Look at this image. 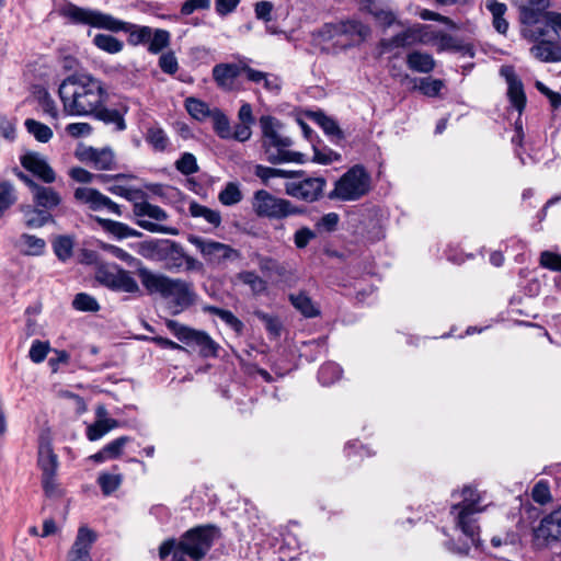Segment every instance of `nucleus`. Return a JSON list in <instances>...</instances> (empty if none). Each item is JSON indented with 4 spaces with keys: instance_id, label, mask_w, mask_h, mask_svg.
I'll use <instances>...</instances> for the list:
<instances>
[{
    "instance_id": "f257e3e1",
    "label": "nucleus",
    "mask_w": 561,
    "mask_h": 561,
    "mask_svg": "<svg viewBox=\"0 0 561 561\" xmlns=\"http://www.w3.org/2000/svg\"><path fill=\"white\" fill-rule=\"evenodd\" d=\"M65 113L72 116L94 115L105 122L102 82L90 75H72L59 85Z\"/></svg>"
},
{
    "instance_id": "f03ea898",
    "label": "nucleus",
    "mask_w": 561,
    "mask_h": 561,
    "mask_svg": "<svg viewBox=\"0 0 561 561\" xmlns=\"http://www.w3.org/2000/svg\"><path fill=\"white\" fill-rule=\"evenodd\" d=\"M519 20L523 37L534 43L530 54L543 62L561 61V43L554 39L550 30L540 25V13L533 3L519 8Z\"/></svg>"
},
{
    "instance_id": "7ed1b4c3",
    "label": "nucleus",
    "mask_w": 561,
    "mask_h": 561,
    "mask_svg": "<svg viewBox=\"0 0 561 561\" xmlns=\"http://www.w3.org/2000/svg\"><path fill=\"white\" fill-rule=\"evenodd\" d=\"M138 276L148 294H158L172 302V306L175 308L173 313H179L194 304L195 291L193 284L190 282L181 278H171L146 267L138 270Z\"/></svg>"
},
{
    "instance_id": "20e7f679",
    "label": "nucleus",
    "mask_w": 561,
    "mask_h": 561,
    "mask_svg": "<svg viewBox=\"0 0 561 561\" xmlns=\"http://www.w3.org/2000/svg\"><path fill=\"white\" fill-rule=\"evenodd\" d=\"M262 128V147L265 159L272 164L294 162L302 164L306 162V156L299 151L290 150L293 139L283 130V124L273 116H262L260 118Z\"/></svg>"
},
{
    "instance_id": "39448f33",
    "label": "nucleus",
    "mask_w": 561,
    "mask_h": 561,
    "mask_svg": "<svg viewBox=\"0 0 561 561\" xmlns=\"http://www.w3.org/2000/svg\"><path fill=\"white\" fill-rule=\"evenodd\" d=\"M219 537V529L213 525L197 526L187 530L179 541L165 540L159 548V557L164 560L175 551L190 561H199L209 551L215 540Z\"/></svg>"
},
{
    "instance_id": "423d86ee",
    "label": "nucleus",
    "mask_w": 561,
    "mask_h": 561,
    "mask_svg": "<svg viewBox=\"0 0 561 561\" xmlns=\"http://www.w3.org/2000/svg\"><path fill=\"white\" fill-rule=\"evenodd\" d=\"M451 496L461 497L460 502L453 505L450 512L456 527L470 540L471 545L480 547L477 515L488 507V504L483 503V495L477 489L465 486L461 492L454 491Z\"/></svg>"
},
{
    "instance_id": "0eeeda50",
    "label": "nucleus",
    "mask_w": 561,
    "mask_h": 561,
    "mask_svg": "<svg viewBox=\"0 0 561 561\" xmlns=\"http://www.w3.org/2000/svg\"><path fill=\"white\" fill-rule=\"evenodd\" d=\"M370 27L356 19L327 23L319 31L323 41H333L342 48L359 45L370 36Z\"/></svg>"
},
{
    "instance_id": "6e6552de",
    "label": "nucleus",
    "mask_w": 561,
    "mask_h": 561,
    "mask_svg": "<svg viewBox=\"0 0 561 561\" xmlns=\"http://www.w3.org/2000/svg\"><path fill=\"white\" fill-rule=\"evenodd\" d=\"M370 175L363 165L356 164L348 169L334 184L329 193L330 199L352 202L362 198L369 192Z\"/></svg>"
},
{
    "instance_id": "1a4fd4ad",
    "label": "nucleus",
    "mask_w": 561,
    "mask_h": 561,
    "mask_svg": "<svg viewBox=\"0 0 561 561\" xmlns=\"http://www.w3.org/2000/svg\"><path fill=\"white\" fill-rule=\"evenodd\" d=\"M252 209L261 218L276 220L305 213L302 207L294 205L289 199L277 197L265 190L254 192Z\"/></svg>"
},
{
    "instance_id": "9d476101",
    "label": "nucleus",
    "mask_w": 561,
    "mask_h": 561,
    "mask_svg": "<svg viewBox=\"0 0 561 561\" xmlns=\"http://www.w3.org/2000/svg\"><path fill=\"white\" fill-rule=\"evenodd\" d=\"M167 328L178 340L188 346L197 347L203 357H215L218 354L219 345L205 331H198L183 325L174 320L167 321Z\"/></svg>"
},
{
    "instance_id": "9b49d317",
    "label": "nucleus",
    "mask_w": 561,
    "mask_h": 561,
    "mask_svg": "<svg viewBox=\"0 0 561 561\" xmlns=\"http://www.w3.org/2000/svg\"><path fill=\"white\" fill-rule=\"evenodd\" d=\"M188 240L198 249L208 264L220 265L228 260L240 257L239 251L226 243L204 239L202 237H190Z\"/></svg>"
},
{
    "instance_id": "f8f14e48",
    "label": "nucleus",
    "mask_w": 561,
    "mask_h": 561,
    "mask_svg": "<svg viewBox=\"0 0 561 561\" xmlns=\"http://www.w3.org/2000/svg\"><path fill=\"white\" fill-rule=\"evenodd\" d=\"M325 185L324 178H306L300 181L286 182L285 193L296 199L312 203L322 197Z\"/></svg>"
},
{
    "instance_id": "ddd939ff",
    "label": "nucleus",
    "mask_w": 561,
    "mask_h": 561,
    "mask_svg": "<svg viewBox=\"0 0 561 561\" xmlns=\"http://www.w3.org/2000/svg\"><path fill=\"white\" fill-rule=\"evenodd\" d=\"M561 537V506L545 516L534 530V542L537 547H547Z\"/></svg>"
},
{
    "instance_id": "4468645a",
    "label": "nucleus",
    "mask_w": 561,
    "mask_h": 561,
    "mask_svg": "<svg viewBox=\"0 0 561 561\" xmlns=\"http://www.w3.org/2000/svg\"><path fill=\"white\" fill-rule=\"evenodd\" d=\"M500 73L507 83L508 101L520 115L526 106L527 101L524 84L519 77L516 75L514 68L511 66H503L500 70Z\"/></svg>"
},
{
    "instance_id": "2eb2a0df",
    "label": "nucleus",
    "mask_w": 561,
    "mask_h": 561,
    "mask_svg": "<svg viewBox=\"0 0 561 561\" xmlns=\"http://www.w3.org/2000/svg\"><path fill=\"white\" fill-rule=\"evenodd\" d=\"M98 535L87 526H80L70 550L67 561H92L90 550L96 541Z\"/></svg>"
},
{
    "instance_id": "dca6fc26",
    "label": "nucleus",
    "mask_w": 561,
    "mask_h": 561,
    "mask_svg": "<svg viewBox=\"0 0 561 561\" xmlns=\"http://www.w3.org/2000/svg\"><path fill=\"white\" fill-rule=\"evenodd\" d=\"M107 31L127 33L128 43L133 46L147 45L152 35V28L149 26H139L111 15H107Z\"/></svg>"
},
{
    "instance_id": "f3484780",
    "label": "nucleus",
    "mask_w": 561,
    "mask_h": 561,
    "mask_svg": "<svg viewBox=\"0 0 561 561\" xmlns=\"http://www.w3.org/2000/svg\"><path fill=\"white\" fill-rule=\"evenodd\" d=\"M20 162L25 170L44 183L50 184L55 182L56 173L41 153L28 151L21 156Z\"/></svg>"
},
{
    "instance_id": "a211bd4d",
    "label": "nucleus",
    "mask_w": 561,
    "mask_h": 561,
    "mask_svg": "<svg viewBox=\"0 0 561 561\" xmlns=\"http://www.w3.org/2000/svg\"><path fill=\"white\" fill-rule=\"evenodd\" d=\"M62 15L69 19L72 23L90 25L98 28H105V14L68 4L62 9Z\"/></svg>"
},
{
    "instance_id": "6ab92c4d",
    "label": "nucleus",
    "mask_w": 561,
    "mask_h": 561,
    "mask_svg": "<svg viewBox=\"0 0 561 561\" xmlns=\"http://www.w3.org/2000/svg\"><path fill=\"white\" fill-rule=\"evenodd\" d=\"M107 289L114 293H139L138 283L130 273L118 268L116 265H107Z\"/></svg>"
},
{
    "instance_id": "aec40b11",
    "label": "nucleus",
    "mask_w": 561,
    "mask_h": 561,
    "mask_svg": "<svg viewBox=\"0 0 561 561\" xmlns=\"http://www.w3.org/2000/svg\"><path fill=\"white\" fill-rule=\"evenodd\" d=\"M248 65L244 62L218 64L213 68V78L220 89L231 91L234 88L236 79L244 73Z\"/></svg>"
},
{
    "instance_id": "412c9836",
    "label": "nucleus",
    "mask_w": 561,
    "mask_h": 561,
    "mask_svg": "<svg viewBox=\"0 0 561 561\" xmlns=\"http://www.w3.org/2000/svg\"><path fill=\"white\" fill-rule=\"evenodd\" d=\"M359 10L373 15L380 26L390 27L398 24L404 27V23L398 21L397 15L391 10L380 8L374 0H360Z\"/></svg>"
},
{
    "instance_id": "4be33fe9",
    "label": "nucleus",
    "mask_w": 561,
    "mask_h": 561,
    "mask_svg": "<svg viewBox=\"0 0 561 561\" xmlns=\"http://www.w3.org/2000/svg\"><path fill=\"white\" fill-rule=\"evenodd\" d=\"M245 78L262 87L270 93L278 94L282 88V80L278 76L263 72L251 67L244 68Z\"/></svg>"
},
{
    "instance_id": "5701e85b",
    "label": "nucleus",
    "mask_w": 561,
    "mask_h": 561,
    "mask_svg": "<svg viewBox=\"0 0 561 561\" xmlns=\"http://www.w3.org/2000/svg\"><path fill=\"white\" fill-rule=\"evenodd\" d=\"M32 196L35 207L49 213L61 203L59 193L50 186L38 185L35 191L32 192Z\"/></svg>"
},
{
    "instance_id": "b1692460",
    "label": "nucleus",
    "mask_w": 561,
    "mask_h": 561,
    "mask_svg": "<svg viewBox=\"0 0 561 561\" xmlns=\"http://www.w3.org/2000/svg\"><path fill=\"white\" fill-rule=\"evenodd\" d=\"M420 38L421 35L417 28L407 27L391 38L382 39L380 44L385 50H391L393 48L412 46L420 42Z\"/></svg>"
},
{
    "instance_id": "393cba45",
    "label": "nucleus",
    "mask_w": 561,
    "mask_h": 561,
    "mask_svg": "<svg viewBox=\"0 0 561 561\" xmlns=\"http://www.w3.org/2000/svg\"><path fill=\"white\" fill-rule=\"evenodd\" d=\"M73 197L78 203L84 204L91 210H100L105 207V195L92 187H78Z\"/></svg>"
},
{
    "instance_id": "a878e982",
    "label": "nucleus",
    "mask_w": 561,
    "mask_h": 561,
    "mask_svg": "<svg viewBox=\"0 0 561 561\" xmlns=\"http://www.w3.org/2000/svg\"><path fill=\"white\" fill-rule=\"evenodd\" d=\"M289 301L293 307L305 318H316L320 316L319 306L311 299L306 291L289 295Z\"/></svg>"
},
{
    "instance_id": "bb28decb",
    "label": "nucleus",
    "mask_w": 561,
    "mask_h": 561,
    "mask_svg": "<svg viewBox=\"0 0 561 561\" xmlns=\"http://www.w3.org/2000/svg\"><path fill=\"white\" fill-rule=\"evenodd\" d=\"M38 467L42 476L56 473L58 469V457L53 453L51 444L48 440H42L38 447Z\"/></svg>"
},
{
    "instance_id": "cd10ccee",
    "label": "nucleus",
    "mask_w": 561,
    "mask_h": 561,
    "mask_svg": "<svg viewBox=\"0 0 561 561\" xmlns=\"http://www.w3.org/2000/svg\"><path fill=\"white\" fill-rule=\"evenodd\" d=\"M259 266L263 273L270 276H276L279 282L287 284L294 282V276L287 266L283 263H278L272 257H261Z\"/></svg>"
},
{
    "instance_id": "c85d7f7f",
    "label": "nucleus",
    "mask_w": 561,
    "mask_h": 561,
    "mask_svg": "<svg viewBox=\"0 0 561 561\" xmlns=\"http://www.w3.org/2000/svg\"><path fill=\"white\" fill-rule=\"evenodd\" d=\"M407 65L412 71L430 73L434 70L436 62L431 54L413 50L407 56Z\"/></svg>"
},
{
    "instance_id": "c756f323",
    "label": "nucleus",
    "mask_w": 561,
    "mask_h": 561,
    "mask_svg": "<svg viewBox=\"0 0 561 561\" xmlns=\"http://www.w3.org/2000/svg\"><path fill=\"white\" fill-rule=\"evenodd\" d=\"M75 156L78 160L84 163H91L96 170L105 169V149H95L93 147L80 146L76 149Z\"/></svg>"
},
{
    "instance_id": "7c9ffc66",
    "label": "nucleus",
    "mask_w": 561,
    "mask_h": 561,
    "mask_svg": "<svg viewBox=\"0 0 561 561\" xmlns=\"http://www.w3.org/2000/svg\"><path fill=\"white\" fill-rule=\"evenodd\" d=\"M25 226L27 228H41L48 222H54L51 214L45 209H41L35 206H26L23 208Z\"/></svg>"
},
{
    "instance_id": "2f4dec72",
    "label": "nucleus",
    "mask_w": 561,
    "mask_h": 561,
    "mask_svg": "<svg viewBox=\"0 0 561 561\" xmlns=\"http://www.w3.org/2000/svg\"><path fill=\"white\" fill-rule=\"evenodd\" d=\"M236 277L247 285L254 296H261L267 291V282L254 271H241Z\"/></svg>"
},
{
    "instance_id": "473e14b6",
    "label": "nucleus",
    "mask_w": 561,
    "mask_h": 561,
    "mask_svg": "<svg viewBox=\"0 0 561 561\" xmlns=\"http://www.w3.org/2000/svg\"><path fill=\"white\" fill-rule=\"evenodd\" d=\"M538 3L541 8H535V10L540 13V25L550 30V34L554 37L561 34V13L545 11L548 0H539Z\"/></svg>"
},
{
    "instance_id": "72a5a7b5",
    "label": "nucleus",
    "mask_w": 561,
    "mask_h": 561,
    "mask_svg": "<svg viewBox=\"0 0 561 561\" xmlns=\"http://www.w3.org/2000/svg\"><path fill=\"white\" fill-rule=\"evenodd\" d=\"M170 240H150L139 244L138 253L145 259L162 261Z\"/></svg>"
},
{
    "instance_id": "f704fd0d",
    "label": "nucleus",
    "mask_w": 561,
    "mask_h": 561,
    "mask_svg": "<svg viewBox=\"0 0 561 561\" xmlns=\"http://www.w3.org/2000/svg\"><path fill=\"white\" fill-rule=\"evenodd\" d=\"M145 140L156 152H163L170 145V139L162 127L153 125L147 128Z\"/></svg>"
},
{
    "instance_id": "c9c22d12",
    "label": "nucleus",
    "mask_w": 561,
    "mask_h": 561,
    "mask_svg": "<svg viewBox=\"0 0 561 561\" xmlns=\"http://www.w3.org/2000/svg\"><path fill=\"white\" fill-rule=\"evenodd\" d=\"M185 254L179 243L170 240L162 260L165 263V268L169 271H180L184 266Z\"/></svg>"
},
{
    "instance_id": "e433bc0d",
    "label": "nucleus",
    "mask_w": 561,
    "mask_h": 561,
    "mask_svg": "<svg viewBox=\"0 0 561 561\" xmlns=\"http://www.w3.org/2000/svg\"><path fill=\"white\" fill-rule=\"evenodd\" d=\"M485 8L492 14L494 28L500 34H506V32L508 30V22L504 18V15L507 11L506 4L499 2L496 0H486Z\"/></svg>"
},
{
    "instance_id": "4c0bfd02",
    "label": "nucleus",
    "mask_w": 561,
    "mask_h": 561,
    "mask_svg": "<svg viewBox=\"0 0 561 561\" xmlns=\"http://www.w3.org/2000/svg\"><path fill=\"white\" fill-rule=\"evenodd\" d=\"M16 245L23 254L38 256L45 252L46 242L36 236L23 233Z\"/></svg>"
},
{
    "instance_id": "58836bf2",
    "label": "nucleus",
    "mask_w": 561,
    "mask_h": 561,
    "mask_svg": "<svg viewBox=\"0 0 561 561\" xmlns=\"http://www.w3.org/2000/svg\"><path fill=\"white\" fill-rule=\"evenodd\" d=\"M310 117L318 126L322 128L325 135L339 140L343 139V131L341 130L335 119L327 116L323 112H313Z\"/></svg>"
},
{
    "instance_id": "ea45409f",
    "label": "nucleus",
    "mask_w": 561,
    "mask_h": 561,
    "mask_svg": "<svg viewBox=\"0 0 561 561\" xmlns=\"http://www.w3.org/2000/svg\"><path fill=\"white\" fill-rule=\"evenodd\" d=\"M210 314L218 317L221 321H224L229 328H231L236 333L240 334L243 331L244 324L241 320H239L231 311L221 309L215 306H208L205 308Z\"/></svg>"
},
{
    "instance_id": "a19ab883",
    "label": "nucleus",
    "mask_w": 561,
    "mask_h": 561,
    "mask_svg": "<svg viewBox=\"0 0 561 561\" xmlns=\"http://www.w3.org/2000/svg\"><path fill=\"white\" fill-rule=\"evenodd\" d=\"M134 214L137 217H149L157 221H163L168 218L167 213L159 206L152 205L146 201L136 203L134 205Z\"/></svg>"
},
{
    "instance_id": "79ce46f5",
    "label": "nucleus",
    "mask_w": 561,
    "mask_h": 561,
    "mask_svg": "<svg viewBox=\"0 0 561 561\" xmlns=\"http://www.w3.org/2000/svg\"><path fill=\"white\" fill-rule=\"evenodd\" d=\"M75 240L70 236H58L53 241V249L56 256L66 262L72 256Z\"/></svg>"
},
{
    "instance_id": "37998d69",
    "label": "nucleus",
    "mask_w": 561,
    "mask_h": 561,
    "mask_svg": "<svg viewBox=\"0 0 561 561\" xmlns=\"http://www.w3.org/2000/svg\"><path fill=\"white\" fill-rule=\"evenodd\" d=\"M190 214L193 217H201L204 218L207 222L213 225L214 227H218L221 224V216L218 210L210 209L204 205H201L198 203H191L190 204Z\"/></svg>"
},
{
    "instance_id": "c03bdc74",
    "label": "nucleus",
    "mask_w": 561,
    "mask_h": 561,
    "mask_svg": "<svg viewBox=\"0 0 561 561\" xmlns=\"http://www.w3.org/2000/svg\"><path fill=\"white\" fill-rule=\"evenodd\" d=\"M185 108L193 118L201 122L209 118L213 113L207 103L195 98L186 99Z\"/></svg>"
},
{
    "instance_id": "a18cd8bd",
    "label": "nucleus",
    "mask_w": 561,
    "mask_h": 561,
    "mask_svg": "<svg viewBox=\"0 0 561 561\" xmlns=\"http://www.w3.org/2000/svg\"><path fill=\"white\" fill-rule=\"evenodd\" d=\"M342 376V368L333 362L323 364L318 371V380L323 386H331Z\"/></svg>"
},
{
    "instance_id": "49530a36",
    "label": "nucleus",
    "mask_w": 561,
    "mask_h": 561,
    "mask_svg": "<svg viewBox=\"0 0 561 561\" xmlns=\"http://www.w3.org/2000/svg\"><path fill=\"white\" fill-rule=\"evenodd\" d=\"M24 125L26 130L39 142H48L53 138L50 127L36 119L27 118Z\"/></svg>"
},
{
    "instance_id": "de8ad7c7",
    "label": "nucleus",
    "mask_w": 561,
    "mask_h": 561,
    "mask_svg": "<svg viewBox=\"0 0 561 561\" xmlns=\"http://www.w3.org/2000/svg\"><path fill=\"white\" fill-rule=\"evenodd\" d=\"M105 435V407L99 405L96 410V420L88 425L87 437L89 440L94 442Z\"/></svg>"
},
{
    "instance_id": "09e8293b",
    "label": "nucleus",
    "mask_w": 561,
    "mask_h": 561,
    "mask_svg": "<svg viewBox=\"0 0 561 561\" xmlns=\"http://www.w3.org/2000/svg\"><path fill=\"white\" fill-rule=\"evenodd\" d=\"M171 35L168 31L162 28L152 30V35L148 42L147 49L150 54H159L169 46Z\"/></svg>"
},
{
    "instance_id": "8fccbe9b",
    "label": "nucleus",
    "mask_w": 561,
    "mask_h": 561,
    "mask_svg": "<svg viewBox=\"0 0 561 561\" xmlns=\"http://www.w3.org/2000/svg\"><path fill=\"white\" fill-rule=\"evenodd\" d=\"M216 134L222 139L231 138V127L228 117L218 108H214L210 115Z\"/></svg>"
},
{
    "instance_id": "3c124183",
    "label": "nucleus",
    "mask_w": 561,
    "mask_h": 561,
    "mask_svg": "<svg viewBox=\"0 0 561 561\" xmlns=\"http://www.w3.org/2000/svg\"><path fill=\"white\" fill-rule=\"evenodd\" d=\"M34 95L45 114L49 115L51 118L58 117V110L56 103L45 88H36L34 91Z\"/></svg>"
},
{
    "instance_id": "603ef678",
    "label": "nucleus",
    "mask_w": 561,
    "mask_h": 561,
    "mask_svg": "<svg viewBox=\"0 0 561 561\" xmlns=\"http://www.w3.org/2000/svg\"><path fill=\"white\" fill-rule=\"evenodd\" d=\"M313 149V162L319 164L328 165L333 162H340L342 157L339 152L332 150L327 146L319 147L318 145H312Z\"/></svg>"
},
{
    "instance_id": "864d4df0",
    "label": "nucleus",
    "mask_w": 561,
    "mask_h": 561,
    "mask_svg": "<svg viewBox=\"0 0 561 561\" xmlns=\"http://www.w3.org/2000/svg\"><path fill=\"white\" fill-rule=\"evenodd\" d=\"M218 199L225 206H232L241 202L242 193L239 185L237 183L229 182L219 193Z\"/></svg>"
},
{
    "instance_id": "5fc2aeb1",
    "label": "nucleus",
    "mask_w": 561,
    "mask_h": 561,
    "mask_svg": "<svg viewBox=\"0 0 561 561\" xmlns=\"http://www.w3.org/2000/svg\"><path fill=\"white\" fill-rule=\"evenodd\" d=\"M444 81L440 79H433V78H422L420 79V83L417 85V89L428 98H435L437 96L442 89L444 88Z\"/></svg>"
},
{
    "instance_id": "6e6d98bb",
    "label": "nucleus",
    "mask_w": 561,
    "mask_h": 561,
    "mask_svg": "<svg viewBox=\"0 0 561 561\" xmlns=\"http://www.w3.org/2000/svg\"><path fill=\"white\" fill-rule=\"evenodd\" d=\"M107 233L118 239L139 237L141 233L129 228L127 225L107 219Z\"/></svg>"
},
{
    "instance_id": "4d7b16f0",
    "label": "nucleus",
    "mask_w": 561,
    "mask_h": 561,
    "mask_svg": "<svg viewBox=\"0 0 561 561\" xmlns=\"http://www.w3.org/2000/svg\"><path fill=\"white\" fill-rule=\"evenodd\" d=\"M14 203L13 185L8 181L0 182V217Z\"/></svg>"
},
{
    "instance_id": "13d9d810",
    "label": "nucleus",
    "mask_w": 561,
    "mask_h": 561,
    "mask_svg": "<svg viewBox=\"0 0 561 561\" xmlns=\"http://www.w3.org/2000/svg\"><path fill=\"white\" fill-rule=\"evenodd\" d=\"M175 167L184 175H191L198 171L196 158L190 152H184L175 162Z\"/></svg>"
},
{
    "instance_id": "bf43d9fd",
    "label": "nucleus",
    "mask_w": 561,
    "mask_h": 561,
    "mask_svg": "<svg viewBox=\"0 0 561 561\" xmlns=\"http://www.w3.org/2000/svg\"><path fill=\"white\" fill-rule=\"evenodd\" d=\"M72 306L79 311H98L100 309L98 301L92 296L84 293L76 295Z\"/></svg>"
},
{
    "instance_id": "052dcab7",
    "label": "nucleus",
    "mask_w": 561,
    "mask_h": 561,
    "mask_svg": "<svg viewBox=\"0 0 561 561\" xmlns=\"http://www.w3.org/2000/svg\"><path fill=\"white\" fill-rule=\"evenodd\" d=\"M255 317L264 323L266 331L271 335L279 336L282 331V323L277 317L265 313L261 310L255 311Z\"/></svg>"
},
{
    "instance_id": "680f3d73",
    "label": "nucleus",
    "mask_w": 561,
    "mask_h": 561,
    "mask_svg": "<svg viewBox=\"0 0 561 561\" xmlns=\"http://www.w3.org/2000/svg\"><path fill=\"white\" fill-rule=\"evenodd\" d=\"M126 107L122 108H107V125H113V130L123 131L126 129L125 114Z\"/></svg>"
},
{
    "instance_id": "e2e57ef3",
    "label": "nucleus",
    "mask_w": 561,
    "mask_h": 561,
    "mask_svg": "<svg viewBox=\"0 0 561 561\" xmlns=\"http://www.w3.org/2000/svg\"><path fill=\"white\" fill-rule=\"evenodd\" d=\"M42 486L48 497H60L62 495V491L56 481V473L42 476Z\"/></svg>"
},
{
    "instance_id": "0e129e2a",
    "label": "nucleus",
    "mask_w": 561,
    "mask_h": 561,
    "mask_svg": "<svg viewBox=\"0 0 561 561\" xmlns=\"http://www.w3.org/2000/svg\"><path fill=\"white\" fill-rule=\"evenodd\" d=\"M48 351H49L48 342H42L39 340H35L32 343L28 356L32 362L38 364V363H42L46 358Z\"/></svg>"
},
{
    "instance_id": "69168bd1",
    "label": "nucleus",
    "mask_w": 561,
    "mask_h": 561,
    "mask_svg": "<svg viewBox=\"0 0 561 561\" xmlns=\"http://www.w3.org/2000/svg\"><path fill=\"white\" fill-rule=\"evenodd\" d=\"M362 236L369 242H376L383 238V230L377 219L370 218L367 222V230L363 231Z\"/></svg>"
},
{
    "instance_id": "338daca9",
    "label": "nucleus",
    "mask_w": 561,
    "mask_h": 561,
    "mask_svg": "<svg viewBox=\"0 0 561 561\" xmlns=\"http://www.w3.org/2000/svg\"><path fill=\"white\" fill-rule=\"evenodd\" d=\"M274 10V4L267 0H261L254 3V14L257 20H261L265 23L272 21V12Z\"/></svg>"
},
{
    "instance_id": "774afa93",
    "label": "nucleus",
    "mask_w": 561,
    "mask_h": 561,
    "mask_svg": "<svg viewBox=\"0 0 561 561\" xmlns=\"http://www.w3.org/2000/svg\"><path fill=\"white\" fill-rule=\"evenodd\" d=\"M160 69L168 75H174L179 69V62L173 51L164 53L159 58Z\"/></svg>"
}]
</instances>
